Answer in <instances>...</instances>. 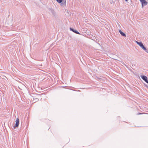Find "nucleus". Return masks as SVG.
Masks as SVG:
<instances>
[{"instance_id": "obj_6", "label": "nucleus", "mask_w": 148, "mask_h": 148, "mask_svg": "<svg viewBox=\"0 0 148 148\" xmlns=\"http://www.w3.org/2000/svg\"><path fill=\"white\" fill-rule=\"evenodd\" d=\"M70 29L71 31H72L73 32L75 33V34H80V33L78 32L76 30L74 29L73 28L70 27Z\"/></svg>"}, {"instance_id": "obj_12", "label": "nucleus", "mask_w": 148, "mask_h": 148, "mask_svg": "<svg viewBox=\"0 0 148 148\" xmlns=\"http://www.w3.org/2000/svg\"><path fill=\"white\" fill-rule=\"evenodd\" d=\"M143 114V113H142L138 112L137 113V115L141 114Z\"/></svg>"}, {"instance_id": "obj_14", "label": "nucleus", "mask_w": 148, "mask_h": 148, "mask_svg": "<svg viewBox=\"0 0 148 148\" xmlns=\"http://www.w3.org/2000/svg\"><path fill=\"white\" fill-rule=\"evenodd\" d=\"M145 86L147 88H148V86H147L146 84H145Z\"/></svg>"}, {"instance_id": "obj_8", "label": "nucleus", "mask_w": 148, "mask_h": 148, "mask_svg": "<svg viewBox=\"0 0 148 148\" xmlns=\"http://www.w3.org/2000/svg\"><path fill=\"white\" fill-rule=\"evenodd\" d=\"M86 33L88 35H90V31L89 30H87L86 31Z\"/></svg>"}, {"instance_id": "obj_10", "label": "nucleus", "mask_w": 148, "mask_h": 148, "mask_svg": "<svg viewBox=\"0 0 148 148\" xmlns=\"http://www.w3.org/2000/svg\"><path fill=\"white\" fill-rule=\"evenodd\" d=\"M145 50L146 52H147V53H148V49H147L146 48V50Z\"/></svg>"}, {"instance_id": "obj_1", "label": "nucleus", "mask_w": 148, "mask_h": 148, "mask_svg": "<svg viewBox=\"0 0 148 148\" xmlns=\"http://www.w3.org/2000/svg\"><path fill=\"white\" fill-rule=\"evenodd\" d=\"M57 1L60 3L61 6L64 7L66 6V0H56Z\"/></svg>"}, {"instance_id": "obj_15", "label": "nucleus", "mask_w": 148, "mask_h": 148, "mask_svg": "<svg viewBox=\"0 0 148 148\" xmlns=\"http://www.w3.org/2000/svg\"><path fill=\"white\" fill-rule=\"evenodd\" d=\"M126 1H127L128 0H125Z\"/></svg>"}, {"instance_id": "obj_11", "label": "nucleus", "mask_w": 148, "mask_h": 148, "mask_svg": "<svg viewBox=\"0 0 148 148\" xmlns=\"http://www.w3.org/2000/svg\"><path fill=\"white\" fill-rule=\"evenodd\" d=\"M111 4H114V2L112 0V1L110 2Z\"/></svg>"}, {"instance_id": "obj_2", "label": "nucleus", "mask_w": 148, "mask_h": 148, "mask_svg": "<svg viewBox=\"0 0 148 148\" xmlns=\"http://www.w3.org/2000/svg\"><path fill=\"white\" fill-rule=\"evenodd\" d=\"M136 42L137 44L138 45L143 49V50H146V47L144 46L142 42H138L136 41Z\"/></svg>"}, {"instance_id": "obj_3", "label": "nucleus", "mask_w": 148, "mask_h": 148, "mask_svg": "<svg viewBox=\"0 0 148 148\" xmlns=\"http://www.w3.org/2000/svg\"><path fill=\"white\" fill-rule=\"evenodd\" d=\"M16 123L14 125V128L18 127L19 125V121L18 118H17L16 119V120L15 121Z\"/></svg>"}, {"instance_id": "obj_9", "label": "nucleus", "mask_w": 148, "mask_h": 148, "mask_svg": "<svg viewBox=\"0 0 148 148\" xmlns=\"http://www.w3.org/2000/svg\"><path fill=\"white\" fill-rule=\"evenodd\" d=\"M34 102H36L38 101L39 100V99L38 98H34Z\"/></svg>"}, {"instance_id": "obj_5", "label": "nucleus", "mask_w": 148, "mask_h": 148, "mask_svg": "<svg viewBox=\"0 0 148 148\" xmlns=\"http://www.w3.org/2000/svg\"><path fill=\"white\" fill-rule=\"evenodd\" d=\"M141 3L142 7H143L144 6L147 5V2L145 0H139Z\"/></svg>"}, {"instance_id": "obj_4", "label": "nucleus", "mask_w": 148, "mask_h": 148, "mask_svg": "<svg viewBox=\"0 0 148 148\" xmlns=\"http://www.w3.org/2000/svg\"><path fill=\"white\" fill-rule=\"evenodd\" d=\"M140 77L145 82L148 84V80L147 76L144 75H142L140 76Z\"/></svg>"}, {"instance_id": "obj_7", "label": "nucleus", "mask_w": 148, "mask_h": 148, "mask_svg": "<svg viewBox=\"0 0 148 148\" xmlns=\"http://www.w3.org/2000/svg\"><path fill=\"white\" fill-rule=\"evenodd\" d=\"M119 32L122 36L124 37H126V36L125 34L121 31V30H119Z\"/></svg>"}, {"instance_id": "obj_13", "label": "nucleus", "mask_w": 148, "mask_h": 148, "mask_svg": "<svg viewBox=\"0 0 148 148\" xmlns=\"http://www.w3.org/2000/svg\"><path fill=\"white\" fill-rule=\"evenodd\" d=\"M51 12L53 14H54V11L53 10H51Z\"/></svg>"}]
</instances>
